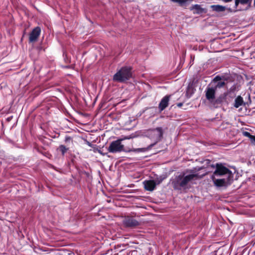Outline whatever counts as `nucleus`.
<instances>
[{
	"label": "nucleus",
	"mask_w": 255,
	"mask_h": 255,
	"mask_svg": "<svg viewBox=\"0 0 255 255\" xmlns=\"http://www.w3.org/2000/svg\"><path fill=\"white\" fill-rule=\"evenodd\" d=\"M59 150L61 152L62 154L64 155L67 151L68 148L63 145H61L59 147Z\"/></svg>",
	"instance_id": "17"
},
{
	"label": "nucleus",
	"mask_w": 255,
	"mask_h": 255,
	"mask_svg": "<svg viewBox=\"0 0 255 255\" xmlns=\"http://www.w3.org/2000/svg\"><path fill=\"white\" fill-rule=\"evenodd\" d=\"M134 137H135V136L129 135V136H125L124 138H122V139L123 140H124V139H129L133 138Z\"/></svg>",
	"instance_id": "25"
},
{
	"label": "nucleus",
	"mask_w": 255,
	"mask_h": 255,
	"mask_svg": "<svg viewBox=\"0 0 255 255\" xmlns=\"http://www.w3.org/2000/svg\"><path fill=\"white\" fill-rule=\"evenodd\" d=\"M210 7L213 10L216 12H222L226 9L225 6L220 5H212Z\"/></svg>",
	"instance_id": "13"
},
{
	"label": "nucleus",
	"mask_w": 255,
	"mask_h": 255,
	"mask_svg": "<svg viewBox=\"0 0 255 255\" xmlns=\"http://www.w3.org/2000/svg\"><path fill=\"white\" fill-rule=\"evenodd\" d=\"M144 189L149 191H152L155 188V185L154 180H145L143 182Z\"/></svg>",
	"instance_id": "11"
},
{
	"label": "nucleus",
	"mask_w": 255,
	"mask_h": 255,
	"mask_svg": "<svg viewBox=\"0 0 255 255\" xmlns=\"http://www.w3.org/2000/svg\"><path fill=\"white\" fill-rule=\"evenodd\" d=\"M163 129L161 127L150 128L142 131V135L146 137L153 142V146L159 142L163 135Z\"/></svg>",
	"instance_id": "2"
},
{
	"label": "nucleus",
	"mask_w": 255,
	"mask_h": 255,
	"mask_svg": "<svg viewBox=\"0 0 255 255\" xmlns=\"http://www.w3.org/2000/svg\"><path fill=\"white\" fill-rule=\"evenodd\" d=\"M239 3H240L239 0H235V7H236V8H237V6Z\"/></svg>",
	"instance_id": "27"
},
{
	"label": "nucleus",
	"mask_w": 255,
	"mask_h": 255,
	"mask_svg": "<svg viewBox=\"0 0 255 255\" xmlns=\"http://www.w3.org/2000/svg\"><path fill=\"white\" fill-rule=\"evenodd\" d=\"M171 95H166L161 100L158 105V108L160 111H163L168 105Z\"/></svg>",
	"instance_id": "9"
},
{
	"label": "nucleus",
	"mask_w": 255,
	"mask_h": 255,
	"mask_svg": "<svg viewBox=\"0 0 255 255\" xmlns=\"http://www.w3.org/2000/svg\"><path fill=\"white\" fill-rule=\"evenodd\" d=\"M172 1L178 3V0H171Z\"/></svg>",
	"instance_id": "30"
},
{
	"label": "nucleus",
	"mask_w": 255,
	"mask_h": 255,
	"mask_svg": "<svg viewBox=\"0 0 255 255\" xmlns=\"http://www.w3.org/2000/svg\"><path fill=\"white\" fill-rule=\"evenodd\" d=\"M41 33V29L39 27L34 28L29 34V42H32L37 40Z\"/></svg>",
	"instance_id": "7"
},
{
	"label": "nucleus",
	"mask_w": 255,
	"mask_h": 255,
	"mask_svg": "<svg viewBox=\"0 0 255 255\" xmlns=\"http://www.w3.org/2000/svg\"><path fill=\"white\" fill-rule=\"evenodd\" d=\"M215 167L216 169L212 175L220 177L233 176L232 172L223 164L217 163Z\"/></svg>",
	"instance_id": "5"
},
{
	"label": "nucleus",
	"mask_w": 255,
	"mask_h": 255,
	"mask_svg": "<svg viewBox=\"0 0 255 255\" xmlns=\"http://www.w3.org/2000/svg\"><path fill=\"white\" fill-rule=\"evenodd\" d=\"M192 91H193V89L192 88H190L189 87H188L187 89V91H186V96L188 98H189L191 97L192 94Z\"/></svg>",
	"instance_id": "18"
},
{
	"label": "nucleus",
	"mask_w": 255,
	"mask_h": 255,
	"mask_svg": "<svg viewBox=\"0 0 255 255\" xmlns=\"http://www.w3.org/2000/svg\"><path fill=\"white\" fill-rule=\"evenodd\" d=\"M221 79H221V77L220 76H216V77L214 78V80H213V81H214V82L217 83L218 81H222V80H221Z\"/></svg>",
	"instance_id": "20"
},
{
	"label": "nucleus",
	"mask_w": 255,
	"mask_h": 255,
	"mask_svg": "<svg viewBox=\"0 0 255 255\" xmlns=\"http://www.w3.org/2000/svg\"><path fill=\"white\" fill-rule=\"evenodd\" d=\"M250 139L252 143L255 144V135H252Z\"/></svg>",
	"instance_id": "24"
},
{
	"label": "nucleus",
	"mask_w": 255,
	"mask_h": 255,
	"mask_svg": "<svg viewBox=\"0 0 255 255\" xmlns=\"http://www.w3.org/2000/svg\"><path fill=\"white\" fill-rule=\"evenodd\" d=\"M196 176V175L194 174L187 175L180 174L175 177L172 182V184L174 189H186L188 188L189 183L193 180Z\"/></svg>",
	"instance_id": "1"
},
{
	"label": "nucleus",
	"mask_w": 255,
	"mask_h": 255,
	"mask_svg": "<svg viewBox=\"0 0 255 255\" xmlns=\"http://www.w3.org/2000/svg\"><path fill=\"white\" fill-rule=\"evenodd\" d=\"M155 183V186L160 184L163 181V179L161 178H156L155 180H153Z\"/></svg>",
	"instance_id": "19"
},
{
	"label": "nucleus",
	"mask_w": 255,
	"mask_h": 255,
	"mask_svg": "<svg viewBox=\"0 0 255 255\" xmlns=\"http://www.w3.org/2000/svg\"><path fill=\"white\" fill-rule=\"evenodd\" d=\"M243 135L246 137H248L249 138L251 137L252 135L251 134V133L248 131H244L243 133Z\"/></svg>",
	"instance_id": "21"
},
{
	"label": "nucleus",
	"mask_w": 255,
	"mask_h": 255,
	"mask_svg": "<svg viewBox=\"0 0 255 255\" xmlns=\"http://www.w3.org/2000/svg\"><path fill=\"white\" fill-rule=\"evenodd\" d=\"M88 145H89V146H91V143H90V142H88Z\"/></svg>",
	"instance_id": "31"
},
{
	"label": "nucleus",
	"mask_w": 255,
	"mask_h": 255,
	"mask_svg": "<svg viewBox=\"0 0 255 255\" xmlns=\"http://www.w3.org/2000/svg\"><path fill=\"white\" fill-rule=\"evenodd\" d=\"M215 88H208L206 91V97L210 102H212L215 98Z\"/></svg>",
	"instance_id": "10"
},
{
	"label": "nucleus",
	"mask_w": 255,
	"mask_h": 255,
	"mask_svg": "<svg viewBox=\"0 0 255 255\" xmlns=\"http://www.w3.org/2000/svg\"><path fill=\"white\" fill-rule=\"evenodd\" d=\"M130 68L125 66L122 67L113 76V81L123 83L128 80L131 76Z\"/></svg>",
	"instance_id": "3"
},
{
	"label": "nucleus",
	"mask_w": 255,
	"mask_h": 255,
	"mask_svg": "<svg viewBox=\"0 0 255 255\" xmlns=\"http://www.w3.org/2000/svg\"><path fill=\"white\" fill-rule=\"evenodd\" d=\"M254 5L255 6V0H254Z\"/></svg>",
	"instance_id": "32"
},
{
	"label": "nucleus",
	"mask_w": 255,
	"mask_h": 255,
	"mask_svg": "<svg viewBox=\"0 0 255 255\" xmlns=\"http://www.w3.org/2000/svg\"><path fill=\"white\" fill-rule=\"evenodd\" d=\"M243 103L244 101L243 98L241 96H239L236 98L235 100L234 107L236 108H238L240 106L243 104Z\"/></svg>",
	"instance_id": "14"
},
{
	"label": "nucleus",
	"mask_w": 255,
	"mask_h": 255,
	"mask_svg": "<svg viewBox=\"0 0 255 255\" xmlns=\"http://www.w3.org/2000/svg\"><path fill=\"white\" fill-rule=\"evenodd\" d=\"M240 3L243 4L248 3L249 0H239Z\"/></svg>",
	"instance_id": "23"
},
{
	"label": "nucleus",
	"mask_w": 255,
	"mask_h": 255,
	"mask_svg": "<svg viewBox=\"0 0 255 255\" xmlns=\"http://www.w3.org/2000/svg\"><path fill=\"white\" fill-rule=\"evenodd\" d=\"M122 139L113 141L110 144L108 150L110 153H118L124 151V145L122 143Z\"/></svg>",
	"instance_id": "6"
},
{
	"label": "nucleus",
	"mask_w": 255,
	"mask_h": 255,
	"mask_svg": "<svg viewBox=\"0 0 255 255\" xmlns=\"http://www.w3.org/2000/svg\"><path fill=\"white\" fill-rule=\"evenodd\" d=\"M124 223L128 227H134L139 225V222L135 219L131 217H128L124 220Z\"/></svg>",
	"instance_id": "8"
},
{
	"label": "nucleus",
	"mask_w": 255,
	"mask_h": 255,
	"mask_svg": "<svg viewBox=\"0 0 255 255\" xmlns=\"http://www.w3.org/2000/svg\"><path fill=\"white\" fill-rule=\"evenodd\" d=\"M191 9H195L198 13H202L204 12V9L199 4H194L192 6Z\"/></svg>",
	"instance_id": "15"
},
{
	"label": "nucleus",
	"mask_w": 255,
	"mask_h": 255,
	"mask_svg": "<svg viewBox=\"0 0 255 255\" xmlns=\"http://www.w3.org/2000/svg\"><path fill=\"white\" fill-rule=\"evenodd\" d=\"M182 105H183V103H178L177 105V107H178L179 108L181 107L182 106Z\"/></svg>",
	"instance_id": "28"
},
{
	"label": "nucleus",
	"mask_w": 255,
	"mask_h": 255,
	"mask_svg": "<svg viewBox=\"0 0 255 255\" xmlns=\"http://www.w3.org/2000/svg\"><path fill=\"white\" fill-rule=\"evenodd\" d=\"M71 140V138L70 137H69V136H66L65 137V142L70 141Z\"/></svg>",
	"instance_id": "26"
},
{
	"label": "nucleus",
	"mask_w": 255,
	"mask_h": 255,
	"mask_svg": "<svg viewBox=\"0 0 255 255\" xmlns=\"http://www.w3.org/2000/svg\"><path fill=\"white\" fill-rule=\"evenodd\" d=\"M187 0H178V3L180 4V5L182 6L183 4L186 2Z\"/></svg>",
	"instance_id": "22"
},
{
	"label": "nucleus",
	"mask_w": 255,
	"mask_h": 255,
	"mask_svg": "<svg viewBox=\"0 0 255 255\" xmlns=\"http://www.w3.org/2000/svg\"><path fill=\"white\" fill-rule=\"evenodd\" d=\"M232 0H224V1L226 2H228L231 1Z\"/></svg>",
	"instance_id": "29"
},
{
	"label": "nucleus",
	"mask_w": 255,
	"mask_h": 255,
	"mask_svg": "<svg viewBox=\"0 0 255 255\" xmlns=\"http://www.w3.org/2000/svg\"><path fill=\"white\" fill-rule=\"evenodd\" d=\"M152 147L153 144H150L146 147L134 148L131 151L134 152H145L150 150Z\"/></svg>",
	"instance_id": "12"
},
{
	"label": "nucleus",
	"mask_w": 255,
	"mask_h": 255,
	"mask_svg": "<svg viewBox=\"0 0 255 255\" xmlns=\"http://www.w3.org/2000/svg\"><path fill=\"white\" fill-rule=\"evenodd\" d=\"M225 85V82L224 81H218L217 83H216V86H215V89L216 88H221L224 86Z\"/></svg>",
	"instance_id": "16"
},
{
	"label": "nucleus",
	"mask_w": 255,
	"mask_h": 255,
	"mask_svg": "<svg viewBox=\"0 0 255 255\" xmlns=\"http://www.w3.org/2000/svg\"><path fill=\"white\" fill-rule=\"evenodd\" d=\"M211 178L215 186L217 187H226L230 185L233 180V176H214L212 175Z\"/></svg>",
	"instance_id": "4"
}]
</instances>
